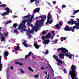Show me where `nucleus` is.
Instances as JSON below:
<instances>
[{
    "label": "nucleus",
    "instance_id": "50",
    "mask_svg": "<svg viewBox=\"0 0 79 79\" xmlns=\"http://www.w3.org/2000/svg\"><path fill=\"white\" fill-rule=\"evenodd\" d=\"M13 66H10V69L11 70H13Z\"/></svg>",
    "mask_w": 79,
    "mask_h": 79
},
{
    "label": "nucleus",
    "instance_id": "17",
    "mask_svg": "<svg viewBox=\"0 0 79 79\" xmlns=\"http://www.w3.org/2000/svg\"><path fill=\"white\" fill-rule=\"evenodd\" d=\"M5 10H6V12H7V13H10V9L9 8L7 7L6 8H5Z\"/></svg>",
    "mask_w": 79,
    "mask_h": 79
},
{
    "label": "nucleus",
    "instance_id": "34",
    "mask_svg": "<svg viewBox=\"0 0 79 79\" xmlns=\"http://www.w3.org/2000/svg\"><path fill=\"white\" fill-rule=\"evenodd\" d=\"M72 56H73L72 54H70L69 55V58L70 59H71V58H72Z\"/></svg>",
    "mask_w": 79,
    "mask_h": 79
},
{
    "label": "nucleus",
    "instance_id": "8",
    "mask_svg": "<svg viewBox=\"0 0 79 79\" xmlns=\"http://www.w3.org/2000/svg\"><path fill=\"white\" fill-rule=\"evenodd\" d=\"M35 1V5L36 6H38L39 5V0H30L31 3H32Z\"/></svg>",
    "mask_w": 79,
    "mask_h": 79
},
{
    "label": "nucleus",
    "instance_id": "52",
    "mask_svg": "<svg viewBox=\"0 0 79 79\" xmlns=\"http://www.w3.org/2000/svg\"><path fill=\"white\" fill-rule=\"evenodd\" d=\"M15 33H18V31L16 30H14Z\"/></svg>",
    "mask_w": 79,
    "mask_h": 79
},
{
    "label": "nucleus",
    "instance_id": "6",
    "mask_svg": "<svg viewBox=\"0 0 79 79\" xmlns=\"http://www.w3.org/2000/svg\"><path fill=\"white\" fill-rule=\"evenodd\" d=\"M64 55L65 56H67V57H68V56H69V55L68 54H66H66H64L61 53L59 54V57H60V58L62 59V60L64 59Z\"/></svg>",
    "mask_w": 79,
    "mask_h": 79
},
{
    "label": "nucleus",
    "instance_id": "61",
    "mask_svg": "<svg viewBox=\"0 0 79 79\" xmlns=\"http://www.w3.org/2000/svg\"><path fill=\"white\" fill-rule=\"evenodd\" d=\"M41 69H44V67H42L41 68Z\"/></svg>",
    "mask_w": 79,
    "mask_h": 79
},
{
    "label": "nucleus",
    "instance_id": "30",
    "mask_svg": "<svg viewBox=\"0 0 79 79\" xmlns=\"http://www.w3.org/2000/svg\"><path fill=\"white\" fill-rule=\"evenodd\" d=\"M48 50H46V52L45 53V55H47V54H48Z\"/></svg>",
    "mask_w": 79,
    "mask_h": 79
},
{
    "label": "nucleus",
    "instance_id": "25",
    "mask_svg": "<svg viewBox=\"0 0 79 79\" xmlns=\"http://www.w3.org/2000/svg\"><path fill=\"white\" fill-rule=\"evenodd\" d=\"M41 34L43 35H45V34H47V31H44L42 32V33Z\"/></svg>",
    "mask_w": 79,
    "mask_h": 79
},
{
    "label": "nucleus",
    "instance_id": "44",
    "mask_svg": "<svg viewBox=\"0 0 79 79\" xmlns=\"http://www.w3.org/2000/svg\"><path fill=\"white\" fill-rule=\"evenodd\" d=\"M2 56H0V63H1L2 62Z\"/></svg>",
    "mask_w": 79,
    "mask_h": 79
},
{
    "label": "nucleus",
    "instance_id": "54",
    "mask_svg": "<svg viewBox=\"0 0 79 79\" xmlns=\"http://www.w3.org/2000/svg\"><path fill=\"white\" fill-rule=\"evenodd\" d=\"M58 39H57L56 41L54 42V43H56V42H57V41H58Z\"/></svg>",
    "mask_w": 79,
    "mask_h": 79
},
{
    "label": "nucleus",
    "instance_id": "29",
    "mask_svg": "<svg viewBox=\"0 0 79 79\" xmlns=\"http://www.w3.org/2000/svg\"><path fill=\"white\" fill-rule=\"evenodd\" d=\"M50 19H48L47 21L45 23V24H48V23H49V22L50 21Z\"/></svg>",
    "mask_w": 79,
    "mask_h": 79
},
{
    "label": "nucleus",
    "instance_id": "10",
    "mask_svg": "<svg viewBox=\"0 0 79 79\" xmlns=\"http://www.w3.org/2000/svg\"><path fill=\"white\" fill-rule=\"evenodd\" d=\"M0 36L1 37V42L5 41V37L3 36V34H1V35H0Z\"/></svg>",
    "mask_w": 79,
    "mask_h": 79
},
{
    "label": "nucleus",
    "instance_id": "26",
    "mask_svg": "<svg viewBox=\"0 0 79 79\" xmlns=\"http://www.w3.org/2000/svg\"><path fill=\"white\" fill-rule=\"evenodd\" d=\"M15 64H19V65H20L21 66L23 65V64H21V63L18 62H15Z\"/></svg>",
    "mask_w": 79,
    "mask_h": 79
},
{
    "label": "nucleus",
    "instance_id": "57",
    "mask_svg": "<svg viewBox=\"0 0 79 79\" xmlns=\"http://www.w3.org/2000/svg\"><path fill=\"white\" fill-rule=\"evenodd\" d=\"M58 11H59L60 13H61V11L60 10V9L58 10Z\"/></svg>",
    "mask_w": 79,
    "mask_h": 79
},
{
    "label": "nucleus",
    "instance_id": "62",
    "mask_svg": "<svg viewBox=\"0 0 79 79\" xmlns=\"http://www.w3.org/2000/svg\"><path fill=\"white\" fill-rule=\"evenodd\" d=\"M17 17V16H14L13 17V18H16Z\"/></svg>",
    "mask_w": 79,
    "mask_h": 79
},
{
    "label": "nucleus",
    "instance_id": "53",
    "mask_svg": "<svg viewBox=\"0 0 79 79\" xmlns=\"http://www.w3.org/2000/svg\"><path fill=\"white\" fill-rule=\"evenodd\" d=\"M71 22H73L74 21V19H71Z\"/></svg>",
    "mask_w": 79,
    "mask_h": 79
},
{
    "label": "nucleus",
    "instance_id": "47",
    "mask_svg": "<svg viewBox=\"0 0 79 79\" xmlns=\"http://www.w3.org/2000/svg\"><path fill=\"white\" fill-rule=\"evenodd\" d=\"M29 32L30 33V34H31L32 32V30H30Z\"/></svg>",
    "mask_w": 79,
    "mask_h": 79
},
{
    "label": "nucleus",
    "instance_id": "48",
    "mask_svg": "<svg viewBox=\"0 0 79 79\" xmlns=\"http://www.w3.org/2000/svg\"><path fill=\"white\" fill-rule=\"evenodd\" d=\"M59 24L60 26H62V23H61V22H59Z\"/></svg>",
    "mask_w": 79,
    "mask_h": 79
},
{
    "label": "nucleus",
    "instance_id": "1",
    "mask_svg": "<svg viewBox=\"0 0 79 79\" xmlns=\"http://www.w3.org/2000/svg\"><path fill=\"white\" fill-rule=\"evenodd\" d=\"M39 18L42 19L40 20H37L36 23H35L36 26H34L33 28V29L35 30L36 32L38 31L37 29H38L39 27H41V25L44 24V23L45 21V18L46 19L47 16H46V15H41L40 16Z\"/></svg>",
    "mask_w": 79,
    "mask_h": 79
},
{
    "label": "nucleus",
    "instance_id": "45",
    "mask_svg": "<svg viewBox=\"0 0 79 79\" xmlns=\"http://www.w3.org/2000/svg\"><path fill=\"white\" fill-rule=\"evenodd\" d=\"M20 71H21V73H24V71L23 70H22V69H20Z\"/></svg>",
    "mask_w": 79,
    "mask_h": 79
},
{
    "label": "nucleus",
    "instance_id": "9",
    "mask_svg": "<svg viewBox=\"0 0 79 79\" xmlns=\"http://www.w3.org/2000/svg\"><path fill=\"white\" fill-rule=\"evenodd\" d=\"M61 52L62 53H66V52H68V50L64 48H62Z\"/></svg>",
    "mask_w": 79,
    "mask_h": 79
},
{
    "label": "nucleus",
    "instance_id": "14",
    "mask_svg": "<svg viewBox=\"0 0 79 79\" xmlns=\"http://www.w3.org/2000/svg\"><path fill=\"white\" fill-rule=\"evenodd\" d=\"M31 54H32V52L30 51L29 52V53L28 54V55H26L25 56V59H27V58H28V57H29V56H31Z\"/></svg>",
    "mask_w": 79,
    "mask_h": 79
},
{
    "label": "nucleus",
    "instance_id": "4",
    "mask_svg": "<svg viewBox=\"0 0 79 79\" xmlns=\"http://www.w3.org/2000/svg\"><path fill=\"white\" fill-rule=\"evenodd\" d=\"M45 37L44 36H43L41 39H42L43 41H44L43 43L44 44H48L50 42V40H44Z\"/></svg>",
    "mask_w": 79,
    "mask_h": 79
},
{
    "label": "nucleus",
    "instance_id": "33",
    "mask_svg": "<svg viewBox=\"0 0 79 79\" xmlns=\"http://www.w3.org/2000/svg\"><path fill=\"white\" fill-rule=\"evenodd\" d=\"M8 35V33H6L4 34V35H3L4 36H7Z\"/></svg>",
    "mask_w": 79,
    "mask_h": 79
},
{
    "label": "nucleus",
    "instance_id": "27",
    "mask_svg": "<svg viewBox=\"0 0 79 79\" xmlns=\"http://www.w3.org/2000/svg\"><path fill=\"white\" fill-rule=\"evenodd\" d=\"M55 26L56 27V28H58V29H60V28H61V27L59 26V24L58 23Z\"/></svg>",
    "mask_w": 79,
    "mask_h": 79
},
{
    "label": "nucleus",
    "instance_id": "3",
    "mask_svg": "<svg viewBox=\"0 0 79 79\" xmlns=\"http://www.w3.org/2000/svg\"><path fill=\"white\" fill-rule=\"evenodd\" d=\"M75 27H69V26H68V25H66L64 28V31H71L72 32H74Z\"/></svg>",
    "mask_w": 79,
    "mask_h": 79
},
{
    "label": "nucleus",
    "instance_id": "5",
    "mask_svg": "<svg viewBox=\"0 0 79 79\" xmlns=\"http://www.w3.org/2000/svg\"><path fill=\"white\" fill-rule=\"evenodd\" d=\"M53 58L55 60H56L58 63H60L61 64H63V61L61 60H60V59H58V57L56 56V55H54L53 56Z\"/></svg>",
    "mask_w": 79,
    "mask_h": 79
},
{
    "label": "nucleus",
    "instance_id": "2",
    "mask_svg": "<svg viewBox=\"0 0 79 79\" xmlns=\"http://www.w3.org/2000/svg\"><path fill=\"white\" fill-rule=\"evenodd\" d=\"M26 22H27V20L25 19L23 21V24H22V23H20V25H19V27H18V29H21L22 32V31H26V29H24V28L25 27V24H26Z\"/></svg>",
    "mask_w": 79,
    "mask_h": 79
},
{
    "label": "nucleus",
    "instance_id": "31",
    "mask_svg": "<svg viewBox=\"0 0 79 79\" xmlns=\"http://www.w3.org/2000/svg\"><path fill=\"white\" fill-rule=\"evenodd\" d=\"M17 24L14 23V24H13V27H15V28H16V27H17Z\"/></svg>",
    "mask_w": 79,
    "mask_h": 79
},
{
    "label": "nucleus",
    "instance_id": "60",
    "mask_svg": "<svg viewBox=\"0 0 79 79\" xmlns=\"http://www.w3.org/2000/svg\"><path fill=\"white\" fill-rule=\"evenodd\" d=\"M56 1H54L53 2V4H55V3H56Z\"/></svg>",
    "mask_w": 79,
    "mask_h": 79
},
{
    "label": "nucleus",
    "instance_id": "43",
    "mask_svg": "<svg viewBox=\"0 0 79 79\" xmlns=\"http://www.w3.org/2000/svg\"><path fill=\"white\" fill-rule=\"evenodd\" d=\"M34 15H32V16H31V20H32V19H33V18H34Z\"/></svg>",
    "mask_w": 79,
    "mask_h": 79
},
{
    "label": "nucleus",
    "instance_id": "11",
    "mask_svg": "<svg viewBox=\"0 0 79 79\" xmlns=\"http://www.w3.org/2000/svg\"><path fill=\"white\" fill-rule=\"evenodd\" d=\"M45 37L47 39H50L52 37V35L50 34V33L49 32L48 35H46Z\"/></svg>",
    "mask_w": 79,
    "mask_h": 79
},
{
    "label": "nucleus",
    "instance_id": "20",
    "mask_svg": "<svg viewBox=\"0 0 79 79\" xmlns=\"http://www.w3.org/2000/svg\"><path fill=\"white\" fill-rule=\"evenodd\" d=\"M27 35H28V38L29 39H31V37H32V36L31 35H29V32H28V31L27 30Z\"/></svg>",
    "mask_w": 79,
    "mask_h": 79
},
{
    "label": "nucleus",
    "instance_id": "15",
    "mask_svg": "<svg viewBox=\"0 0 79 79\" xmlns=\"http://www.w3.org/2000/svg\"><path fill=\"white\" fill-rule=\"evenodd\" d=\"M34 46L35 47V48L37 49H38L39 47H40V46L37 44V43H34Z\"/></svg>",
    "mask_w": 79,
    "mask_h": 79
},
{
    "label": "nucleus",
    "instance_id": "64",
    "mask_svg": "<svg viewBox=\"0 0 79 79\" xmlns=\"http://www.w3.org/2000/svg\"><path fill=\"white\" fill-rule=\"evenodd\" d=\"M28 31H29L30 30V28H28Z\"/></svg>",
    "mask_w": 79,
    "mask_h": 79
},
{
    "label": "nucleus",
    "instance_id": "37",
    "mask_svg": "<svg viewBox=\"0 0 79 79\" xmlns=\"http://www.w3.org/2000/svg\"><path fill=\"white\" fill-rule=\"evenodd\" d=\"M34 77H35V78H37V77H39V75H34Z\"/></svg>",
    "mask_w": 79,
    "mask_h": 79
},
{
    "label": "nucleus",
    "instance_id": "49",
    "mask_svg": "<svg viewBox=\"0 0 79 79\" xmlns=\"http://www.w3.org/2000/svg\"><path fill=\"white\" fill-rule=\"evenodd\" d=\"M28 26H31V27H33V26H34V25H32V24H31L30 25Z\"/></svg>",
    "mask_w": 79,
    "mask_h": 79
},
{
    "label": "nucleus",
    "instance_id": "24",
    "mask_svg": "<svg viewBox=\"0 0 79 79\" xmlns=\"http://www.w3.org/2000/svg\"><path fill=\"white\" fill-rule=\"evenodd\" d=\"M28 69L30 71H31V72H34V70L32 69L30 67H28Z\"/></svg>",
    "mask_w": 79,
    "mask_h": 79
},
{
    "label": "nucleus",
    "instance_id": "19",
    "mask_svg": "<svg viewBox=\"0 0 79 79\" xmlns=\"http://www.w3.org/2000/svg\"><path fill=\"white\" fill-rule=\"evenodd\" d=\"M4 57L5 58V57H6L8 55V52H4Z\"/></svg>",
    "mask_w": 79,
    "mask_h": 79
},
{
    "label": "nucleus",
    "instance_id": "21",
    "mask_svg": "<svg viewBox=\"0 0 79 79\" xmlns=\"http://www.w3.org/2000/svg\"><path fill=\"white\" fill-rule=\"evenodd\" d=\"M19 48H20L19 46H17V47H16L15 49V51L17 52L18 50H19Z\"/></svg>",
    "mask_w": 79,
    "mask_h": 79
},
{
    "label": "nucleus",
    "instance_id": "39",
    "mask_svg": "<svg viewBox=\"0 0 79 79\" xmlns=\"http://www.w3.org/2000/svg\"><path fill=\"white\" fill-rule=\"evenodd\" d=\"M62 48H61L58 49H57V51H59V50H61V51H62Z\"/></svg>",
    "mask_w": 79,
    "mask_h": 79
},
{
    "label": "nucleus",
    "instance_id": "32",
    "mask_svg": "<svg viewBox=\"0 0 79 79\" xmlns=\"http://www.w3.org/2000/svg\"><path fill=\"white\" fill-rule=\"evenodd\" d=\"M11 20H10V21L7 22L6 23V24H9L10 23H11Z\"/></svg>",
    "mask_w": 79,
    "mask_h": 79
},
{
    "label": "nucleus",
    "instance_id": "58",
    "mask_svg": "<svg viewBox=\"0 0 79 79\" xmlns=\"http://www.w3.org/2000/svg\"><path fill=\"white\" fill-rule=\"evenodd\" d=\"M44 73H45V74H46V75L47 76V72L46 71H44Z\"/></svg>",
    "mask_w": 79,
    "mask_h": 79
},
{
    "label": "nucleus",
    "instance_id": "46",
    "mask_svg": "<svg viewBox=\"0 0 79 79\" xmlns=\"http://www.w3.org/2000/svg\"><path fill=\"white\" fill-rule=\"evenodd\" d=\"M48 66H49L50 68H51V69H52V71H53V69H52V67H51V66L49 64L48 65Z\"/></svg>",
    "mask_w": 79,
    "mask_h": 79
},
{
    "label": "nucleus",
    "instance_id": "63",
    "mask_svg": "<svg viewBox=\"0 0 79 79\" xmlns=\"http://www.w3.org/2000/svg\"><path fill=\"white\" fill-rule=\"evenodd\" d=\"M71 18H74V16H71Z\"/></svg>",
    "mask_w": 79,
    "mask_h": 79
},
{
    "label": "nucleus",
    "instance_id": "41",
    "mask_svg": "<svg viewBox=\"0 0 79 79\" xmlns=\"http://www.w3.org/2000/svg\"><path fill=\"white\" fill-rule=\"evenodd\" d=\"M52 22H53V20L51 19L49 22V23L52 24Z\"/></svg>",
    "mask_w": 79,
    "mask_h": 79
},
{
    "label": "nucleus",
    "instance_id": "28",
    "mask_svg": "<svg viewBox=\"0 0 79 79\" xmlns=\"http://www.w3.org/2000/svg\"><path fill=\"white\" fill-rule=\"evenodd\" d=\"M47 17L48 19H51V16H50V13H48Z\"/></svg>",
    "mask_w": 79,
    "mask_h": 79
},
{
    "label": "nucleus",
    "instance_id": "23",
    "mask_svg": "<svg viewBox=\"0 0 79 79\" xmlns=\"http://www.w3.org/2000/svg\"><path fill=\"white\" fill-rule=\"evenodd\" d=\"M78 12H79V10H74L73 11V15H74L75 14L77 13H78Z\"/></svg>",
    "mask_w": 79,
    "mask_h": 79
},
{
    "label": "nucleus",
    "instance_id": "18",
    "mask_svg": "<svg viewBox=\"0 0 79 79\" xmlns=\"http://www.w3.org/2000/svg\"><path fill=\"white\" fill-rule=\"evenodd\" d=\"M26 41H25L24 42H23L22 44L24 45V46H25L26 47H28V45L27 44H26Z\"/></svg>",
    "mask_w": 79,
    "mask_h": 79
},
{
    "label": "nucleus",
    "instance_id": "12",
    "mask_svg": "<svg viewBox=\"0 0 79 79\" xmlns=\"http://www.w3.org/2000/svg\"><path fill=\"white\" fill-rule=\"evenodd\" d=\"M40 11V8H38L35 9L33 10V13H38Z\"/></svg>",
    "mask_w": 79,
    "mask_h": 79
},
{
    "label": "nucleus",
    "instance_id": "59",
    "mask_svg": "<svg viewBox=\"0 0 79 79\" xmlns=\"http://www.w3.org/2000/svg\"><path fill=\"white\" fill-rule=\"evenodd\" d=\"M52 34H55V31H52Z\"/></svg>",
    "mask_w": 79,
    "mask_h": 79
},
{
    "label": "nucleus",
    "instance_id": "51",
    "mask_svg": "<svg viewBox=\"0 0 79 79\" xmlns=\"http://www.w3.org/2000/svg\"><path fill=\"white\" fill-rule=\"evenodd\" d=\"M64 73H66V69H64Z\"/></svg>",
    "mask_w": 79,
    "mask_h": 79
},
{
    "label": "nucleus",
    "instance_id": "16",
    "mask_svg": "<svg viewBox=\"0 0 79 79\" xmlns=\"http://www.w3.org/2000/svg\"><path fill=\"white\" fill-rule=\"evenodd\" d=\"M31 17V15L29 13L27 15L23 17V19H25V18H28Z\"/></svg>",
    "mask_w": 79,
    "mask_h": 79
},
{
    "label": "nucleus",
    "instance_id": "35",
    "mask_svg": "<svg viewBox=\"0 0 79 79\" xmlns=\"http://www.w3.org/2000/svg\"><path fill=\"white\" fill-rule=\"evenodd\" d=\"M77 21H78V23H79V19H78V20H77ZM77 29H79V25L77 26Z\"/></svg>",
    "mask_w": 79,
    "mask_h": 79
},
{
    "label": "nucleus",
    "instance_id": "22",
    "mask_svg": "<svg viewBox=\"0 0 79 79\" xmlns=\"http://www.w3.org/2000/svg\"><path fill=\"white\" fill-rule=\"evenodd\" d=\"M2 14H1V15H2V16H6V15H7V14H9V13H8V12H6L5 13H2Z\"/></svg>",
    "mask_w": 79,
    "mask_h": 79
},
{
    "label": "nucleus",
    "instance_id": "38",
    "mask_svg": "<svg viewBox=\"0 0 79 79\" xmlns=\"http://www.w3.org/2000/svg\"><path fill=\"white\" fill-rule=\"evenodd\" d=\"M2 62L1 63H0V69H2Z\"/></svg>",
    "mask_w": 79,
    "mask_h": 79
},
{
    "label": "nucleus",
    "instance_id": "7",
    "mask_svg": "<svg viewBox=\"0 0 79 79\" xmlns=\"http://www.w3.org/2000/svg\"><path fill=\"white\" fill-rule=\"evenodd\" d=\"M75 24V25L76 26H74L73 27H75L74 28V29H76L77 27V26H79V23H77V21H74L73 22H71V25H73V24Z\"/></svg>",
    "mask_w": 79,
    "mask_h": 79
},
{
    "label": "nucleus",
    "instance_id": "56",
    "mask_svg": "<svg viewBox=\"0 0 79 79\" xmlns=\"http://www.w3.org/2000/svg\"><path fill=\"white\" fill-rule=\"evenodd\" d=\"M49 76H50V74H48L47 79H49Z\"/></svg>",
    "mask_w": 79,
    "mask_h": 79
},
{
    "label": "nucleus",
    "instance_id": "13",
    "mask_svg": "<svg viewBox=\"0 0 79 79\" xmlns=\"http://www.w3.org/2000/svg\"><path fill=\"white\" fill-rule=\"evenodd\" d=\"M32 20V19H27V21L28 22L27 23V24L28 26H30V24H31V23H30V22H31Z\"/></svg>",
    "mask_w": 79,
    "mask_h": 79
},
{
    "label": "nucleus",
    "instance_id": "55",
    "mask_svg": "<svg viewBox=\"0 0 79 79\" xmlns=\"http://www.w3.org/2000/svg\"><path fill=\"white\" fill-rule=\"evenodd\" d=\"M66 37H65L63 39V40H66Z\"/></svg>",
    "mask_w": 79,
    "mask_h": 79
},
{
    "label": "nucleus",
    "instance_id": "42",
    "mask_svg": "<svg viewBox=\"0 0 79 79\" xmlns=\"http://www.w3.org/2000/svg\"><path fill=\"white\" fill-rule=\"evenodd\" d=\"M6 6V5L4 4L1 5V6L2 7H3V6L4 7H5V6Z\"/></svg>",
    "mask_w": 79,
    "mask_h": 79
},
{
    "label": "nucleus",
    "instance_id": "40",
    "mask_svg": "<svg viewBox=\"0 0 79 79\" xmlns=\"http://www.w3.org/2000/svg\"><path fill=\"white\" fill-rule=\"evenodd\" d=\"M71 21H68L67 23V24H71Z\"/></svg>",
    "mask_w": 79,
    "mask_h": 79
},
{
    "label": "nucleus",
    "instance_id": "36",
    "mask_svg": "<svg viewBox=\"0 0 79 79\" xmlns=\"http://www.w3.org/2000/svg\"><path fill=\"white\" fill-rule=\"evenodd\" d=\"M66 5H63V6H62V10H63V8H66Z\"/></svg>",
    "mask_w": 79,
    "mask_h": 79
}]
</instances>
